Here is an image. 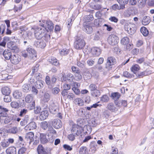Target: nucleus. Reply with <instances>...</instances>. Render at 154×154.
Listing matches in <instances>:
<instances>
[{"instance_id":"1a4fd4ad","label":"nucleus","mask_w":154,"mask_h":154,"mask_svg":"<svg viewBox=\"0 0 154 154\" xmlns=\"http://www.w3.org/2000/svg\"><path fill=\"white\" fill-rule=\"evenodd\" d=\"M43 23L45 24L44 29L48 32L49 31L52 30L54 28L53 24L50 21L42 20Z\"/></svg>"},{"instance_id":"f704fd0d","label":"nucleus","mask_w":154,"mask_h":154,"mask_svg":"<svg viewBox=\"0 0 154 154\" xmlns=\"http://www.w3.org/2000/svg\"><path fill=\"white\" fill-rule=\"evenodd\" d=\"M129 40V38L127 37L123 38L121 40V43L122 44L124 45H128Z\"/></svg>"},{"instance_id":"7c9ffc66","label":"nucleus","mask_w":154,"mask_h":154,"mask_svg":"<svg viewBox=\"0 0 154 154\" xmlns=\"http://www.w3.org/2000/svg\"><path fill=\"white\" fill-rule=\"evenodd\" d=\"M50 96L48 92H46L44 95L42 100L45 102H47L50 99Z\"/></svg>"},{"instance_id":"20e7f679","label":"nucleus","mask_w":154,"mask_h":154,"mask_svg":"<svg viewBox=\"0 0 154 154\" xmlns=\"http://www.w3.org/2000/svg\"><path fill=\"white\" fill-rule=\"evenodd\" d=\"M85 45V43L83 39L80 37H76L74 44V47L76 49H81Z\"/></svg>"},{"instance_id":"dca6fc26","label":"nucleus","mask_w":154,"mask_h":154,"mask_svg":"<svg viewBox=\"0 0 154 154\" xmlns=\"http://www.w3.org/2000/svg\"><path fill=\"white\" fill-rule=\"evenodd\" d=\"M7 154H16V149L14 146L8 148L6 150Z\"/></svg>"},{"instance_id":"4468645a","label":"nucleus","mask_w":154,"mask_h":154,"mask_svg":"<svg viewBox=\"0 0 154 154\" xmlns=\"http://www.w3.org/2000/svg\"><path fill=\"white\" fill-rule=\"evenodd\" d=\"M37 128L36 124L35 122H32L27 125L25 128L26 130H33Z\"/></svg>"},{"instance_id":"a211bd4d","label":"nucleus","mask_w":154,"mask_h":154,"mask_svg":"<svg viewBox=\"0 0 154 154\" xmlns=\"http://www.w3.org/2000/svg\"><path fill=\"white\" fill-rule=\"evenodd\" d=\"M2 92L4 95H9L11 92V90L9 88L5 86L2 88Z\"/></svg>"},{"instance_id":"a18cd8bd","label":"nucleus","mask_w":154,"mask_h":154,"mask_svg":"<svg viewBox=\"0 0 154 154\" xmlns=\"http://www.w3.org/2000/svg\"><path fill=\"white\" fill-rule=\"evenodd\" d=\"M147 75V74L146 71L138 72L136 74L137 77H139V78L143 77V76H146Z\"/></svg>"},{"instance_id":"58836bf2","label":"nucleus","mask_w":154,"mask_h":154,"mask_svg":"<svg viewBox=\"0 0 154 154\" xmlns=\"http://www.w3.org/2000/svg\"><path fill=\"white\" fill-rule=\"evenodd\" d=\"M41 128L44 130L46 129L48 127V124L46 121L42 122L40 124Z\"/></svg>"},{"instance_id":"0eeeda50","label":"nucleus","mask_w":154,"mask_h":154,"mask_svg":"<svg viewBox=\"0 0 154 154\" xmlns=\"http://www.w3.org/2000/svg\"><path fill=\"white\" fill-rule=\"evenodd\" d=\"M14 141L13 138H8L4 139L0 143L1 146L4 148H6L10 145V144L13 143Z\"/></svg>"},{"instance_id":"aec40b11","label":"nucleus","mask_w":154,"mask_h":154,"mask_svg":"<svg viewBox=\"0 0 154 154\" xmlns=\"http://www.w3.org/2000/svg\"><path fill=\"white\" fill-rule=\"evenodd\" d=\"M7 46L9 48L12 50L17 51L18 50L17 47L15 44H14L13 42H9L7 44Z\"/></svg>"},{"instance_id":"f03ea898","label":"nucleus","mask_w":154,"mask_h":154,"mask_svg":"<svg viewBox=\"0 0 154 154\" xmlns=\"http://www.w3.org/2000/svg\"><path fill=\"white\" fill-rule=\"evenodd\" d=\"M26 51H27V53H26L25 51H22V54L23 56L25 57H28L31 59H36V52L32 47L28 46L26 48Z\"/></svg>"},{"instance_id":"ddd939ff","label":"nucleus","mask_w":154,"mask_h":154,"mask_svg":"<svg viewBox=\"0 0 154 154\" xmlns=\"http://www.w3.org/2000/svg\"><path fill=\"white\" fill-rule=\"evenodd\" d=\"M21 60L20 57L17 54L12 56L11 58V62L14 64H17Z\"/></svg>"},{"instance_id":"4d7b16f0","label":"nucleus","mask_w":154,"mask_h":154,"mask_svg":"<svg viewBox=\"0 0 154 154\" xmlns=\"http://www.w3.org/2000/svg\"><path fill=\"white\" fill-rule=\"evenodd\" d=\"M12 120V117L11 116L6 117L4 120V122L5 124H8Z\"/></svg>"},{"instance_id":"9d476101","label":"nucleus","mask_w":154,"mask_h":154,"mask_svg":"<svg viewBox=\"0 0 154 154\" xmlns=\"http://www.w3.org/2000/svg\"><path fill=\"white\" fill-rule=\"evenodd\" d=\"M34 134L33 132H30L27 133L25 137V140L27 143L30 144L33 140Z\"/></svg>"},{"instance_id":"7ed1b4c3","label":"nucleus","mask_w":154,"mask_h":154,"mask_svg":"<svg viewBox=\"0 0 154 154\" xmlns=\"http://www.w3.org/2000/svg\"><path fill=\"white\" fill-rule=\"evenodd\" d=\"M125 29L129 34L132 35L135 32L136 28L135 24L131 23H126L124 26Z\"/></svg>"},{"instance_id":"49530a36","label":"nucleus","mask_w":154,"mask_h":154,"mask_svg":"<svg viewBox=\"0 0 154 154\" xmlns=\"http://www.w3.org/2000/svg\"><path fill=\"white\" fill-rule=\"evenodd\" d=\"M109 97L108 96L106 95H103L101 98L100 100L103 102H106L109 101Z\"/></svg>"},{"instance_id":"69168bd1","label":"nucleus","mask_w":154,"mask_h":154,"mask_svg":"<svg viewBox=\"0 0 154 154\" xmlns=\"http://www.w3.org/2000/svg\"><path fill=\"white\" fill-rule=\"evenodd\" d=\"M112 96L116 99H118L120 97L119 93L118 92L114 93L112 94Z\"/></svg>"},{"instance_id":"13d9d810","label":"nucleus","mask_w":154,"mask_h":154,"mask_svg":"<svg viewBox=\"0 0 154 154\" xmlns=\"http://www.w3.org/2000/svg\"><path fill=\"white\" fill-rule=\"evenodd\" d=\"M27 112V110L26 109H22L20 111L19 116L20 117H22L25 115Z\"/></svg>"},{"instance_id":"f8f14e48","label":"nucleus","mask_w":154,"mask_h":154,"mask_svg":"<svg viewBox=\"0 0 154 154\" xmlns=\"http://www.w3.org/2000/svg\"><path fill=\"white\" fill-rule=\"evenodd\" d=\"M34 45L37 47L43 48L46 46L45 42L42 39H38L35 41Z\"/></svg>"},{"instance_id":"4c0bfd02","label":"nucleus","mask_w":154,"mask_h":154,"mask_svg":"<svg viewBox=\"0 0 154 154\" xmlns=\"http://www.w3.org/2000/svg\"><path fill=\"white\" fill-rule=\"evenodd\" d=\"M140 69V67L137 64H135L133 65L131 68V71L133 72L134 74H136V73L135 72V71H138Z\"/></svg>"},{"instance_id":"2f4dec72","label":"nucleus","mask_w":154,"mask_h":154,"mask_svg":"<svg viewBox=\"0 0 154 154\" xmlns=\"http://www.w3.org/2000/svg\"><path fill=\"white\" fill-rule=\"evenodd\" d=\"M116 102V105L119 107H120L122 106L126 107L127 105V102L125 100H121L119 101V103H118L117 104Z\"/></svg>"},{"instance_id":"5701e85b","label":"nucleus","mask_w":154,"mask_h":154,"mask_svg":"<svg viewBox=\"0 0 154 154\" xmlns=\"http://www.w3.org/2000/svg\"><path fill=\"white\" fill-rule=\"evenodd\" d=\"M13 95L14 98L18 99L22 96V93L19 90H16L13 92Z\"/></svg>"},{"instance_id":"c03bdc74","label":"nucleus","mask_w":154,"mask_h":154,"mask_svg":"<svg viewBox=\"0 0 154 154\" xmlns=\"http://www.w3.org/2000/svg\"><path fill=\"white\" fill-rule=\"evenodd\" d=\"M4 100L6 103L10 102L11 101V97L9 95H5L4 98Z\"/></svg>"},{"instance_id":"774afa93","label":"nucleus","mask_w":154,"mask_h":154,"mask_svg":"<svg viewBox=\"0 0 154 154\" xmlns=\"http://www.w3.org/2000/svg\"><path fill=\"white\" fill-rule=\"evenodd\" d=\"M41 110V108L40 107L36 106L35 107H34V113L35 114H38L39 113Z\"/></svg>"},{"instance_id":"338daca9","label":"nucleus","mask_w":154,"mask_h":154,"mask_svg":"<svg viewBox=\"0 0 154 154\" xmlns=\"http://www.w3.org/2000/svg\"><path fill=\"white\" fill-rule=\"evenodd\" d=\"M36 81L33 78H31L29 80V84L31 85L32 86H34L35 85V84L36 82Z\"/></svg>"},{"instance_id":"39448f33","label":"nucleus","mask_w":154,"mask_h":154,"mask_svg":"<svg viewBox=\"0 0 154 154\" xmlns=\"http://www.w3.org/2000/svg\"><path fill=\"white\" fill-rule=\"evenodd\" d=\"M37 150L38 154H52L51 151L52 148H45L42 145H39L37 148Z\"/></svg>"},{"instance_id":"3c124183","label":"nucleus","mask_w":154,"mask_h":154,"mask_svg":"<svg viewBox=\"0 0 154 154\" xmlns=\"http://www.w3.org/2000/svg\"><path fill=\"white\" fill-rule=\"evenodd\" d=\"M75 75V79L77 81H79L81 80L82 78V75L80 74V72H78Z\"/></svg>"},{"instance_id":"680f3d73","label":"nucleus","mask_w":154,"mask_h":154,"mask_svg":"<svg viewBox=\"0 0 154 154\" xmlns=\"http://www.w3.org/2000/svg\"><path fill=\"white\" fill-rule=\"evenodd\" d=\"M60 91V90L59 88L55 87L53 89L52 93L53 94L56 95Z\"/></svg>"},{"instance_id":"5fc2aeb1","label":"nucleus","mask_w":154,"mask_h":154,"mask_svg":"<svg viewBox=\"0 0 154 154\" xmlns=\"http://www.w3.org/2000/svg\"><path fill=\"white\" fill-rule=\"evenodd\" d=\"M39 66V65L38 64H36L35 66L32 68V72L33 73H35L38 71Z\"/></svg>"},{"instance_id":"393cba45","label":"nucleus","mask_w":154,"mask_h":154,"mask_svg":"<svg viewBox=\"0 0 154 154\" xmlns=\"http://www.w3.org/2000/svg\"><path fill=\"white\" fill-rule=\"evenodd\" d=\"M34 31V29L33 28H32L30 30H29L26 32L27 37H26V39H27L30 40L32 38L33 35V32Z\"/></svg>"},{"instance_id":"a19ab883","label":"nucleus","mask_w":154,"mask_h":154,"mask_svg":"<svg viewBox=\"0 0 154 154\" xmlns=\"http://www.w3.org/2000/svg\"><path fill=\"white\" fill-rule=\"evenodd\" d=\"M11 106L13 108L17 109L19 107L18 103L16 101H12L11 103Z\"/></svg>"},{"instance_id":"412c9836","label":"nucleus","mask_w":154,"mask_h":154,"mask_svg":"<svg viewBox=\"0 0 154 154\" xmlns=\"http://www.w3.org/2000/svg\"><path fill=\"white\" fill-rule=\"evenodd\" d=\"M83 30L85 32L89 34L92 33L93 31L92 27L89 25L84 26Z\"/></svg>"},{"instance_id":"de8ad7c7","label":"nucleus","mask_w":154,"mask_h":154,"mask_svg":"<svg viewBox=\"0 0 154 154\" xmlns=\"http://www.w3.org/2000/svg\"><path fill=\"white\" fill-rule=\"evenodd\" d=\"M89 88L91 91H93L97 89V87L95 84H92L90 85Z\"/></svg>"},{"instance_id":"cd10ccee","label":"nucleus","mask_w":154,"mask_h":154,"mask_svg":"<svg viewBox=\"0 0 154 154\" xmlns=\"http://www.w3.org/2000/svg\"><path fill=\"white\" fill-rule=\"evenodd\" d=\"M150 22V19L149 17L144 16L143 17L142 21V23L144 25H147Z\"/></svg>"},{"instance_id":"37998d69","label":"nucleus","mask_w":154,"mask_h":154,"mask_svg":"<svg viewBox=\"0 0 154 154\" xmlns=\"http://www.w3.org/2000/svg\"><path fill=\"white\" fill-rule=\"evenodd\" d=\"M91 94L93 97H97L100 95V92L99 90L96 89L94 91H92Z\"/></svg>"},{"instance_id":"9b49d317","label":"nucleus","mask_w":154,"mask_h":154,"mask_svg":"<svg viewBox=\"0 0 154 154\" xmlns=\"http://www.w3.org/2000/svg\"><path fill=\"white\" fill-rule=\"evenodd\" d=\"M52 125L56 129H59L62 126L61 121L58 119H54L52 122Z\"/></svg>"},{"instance_id":"8fccbe9b","label":"nucleus","mask_w":154,"mask_h":154,"mask_svg":"<svg viewBox=\"0 0 154 154\" xmlns=\"http://www.w3.org/2000/svg\"><path fill=\"white\" fill-rule=\"evenodd\" d=\"M18 128L16 127H14L10 130V131L12 133L14 134L17 133L18 132Z\"/></svg>"},{"instance_id":"6ab92c4d","label":"nucleus","mask_w":154,"mask_h":154,"mask_svg":"<svg viewBox=\"0 0 154 154\" xmlns=\"http://www.w3.org/2000/svg\"><path fill=\"white\" fill-rule=\"evenodd\" d=\"M48 113L47 110H44L42 111L40 115V118L42 120L46 119L48 117Z\"/></svg>"},{"instance_id":"09e8293b","label":"nucleus","mask_w":154,"mask_h":154,"mask_svg":"<svg viewBox=\"0 0 154 154\" xmlns=\"http://www.w3.org/2000/svg\"><path fill=\"white\" fill-rule=\"evenodd\" d=\"M102 19H99L96 20L94 22V25L97 26H100L101 25V20Z\"/></svg>"},{"instance_id":"473e14b6","label":"nucleus","mask_w":154,"mask_h":154,"mask_svg":"<svg viewBox=\"0 0 154 154\" xmlns=\"http://www.w3.org/2000/svg\"><path fill=\"white\" fill-rule=\"evenodd\" d=\"M140 32L143 35L145 36H147L149 33V32L147 29L145 27H142L140 29Z\"/></svg>"},{"instance_id":"79ce46f5","label":"nucleus","mask_w":154,"mask_h":154,"mask_svg":"<svg viewBox=\"0 0 154 154\" xmlns=\"http://www.w3.org/2000/svg\"><path fill=\"white\" fill-rule=\"evenodd\" d=\"M33 97L32 94H28L25 97V100L26 102L28 103H29L31 102L32 100Z\"/></svg>"},{"instance_id":"b1692460","label":"nucleus","mask_w":154,"mask_h":154,"mask_svg":"<svg viewBox=\"0 0 154 154\" xmlns=\"http://www.w3.org/2000/svg\"><path fill=\"white\" fill-rule=\"evenodd\" d=\"M44 82L40 80L36 81L35 84V87L38 89H40L42 88L43 87Z\"/></svg>"},{"instance_id":"0e129e2a","label":"nucleus","mask_w":154,"mask_h":154,"mask_svg":"<svg viewBox=\"0 0 154 154\" xmlns=\"http://www.w3.org/2000/svg\"><path fill=\"white\" fill-rule=\"evenodd\" d=\"M22 8V4H21L19 5V7L15 6L14 10L15 12L18 11H20Z\"/></svg>"},{"instance_id":"864d4df0","label":"nucleus","mask_w":154,"mask_h":154,"mask_svg":"<svg viewBox=\"0 0 154 154\" xmlns=\"http://www.w3.org/2000/svg\"><path fill=\"white\" fill-rule=\"evenodd\" d=\"M67 97V99L69 100H72L75 98V95L73 93H69L68 94Z\"/></svg>"},{"instance_id":"4be33fe9","label":"nucleus","mask_w":154,"mask_h":154,"mask_svg":"<svg viewBox=\"0 0 154 154\" xmlns=\"http://www.w3.org/2000/svg\"><path fill=\"white\" fill-rule=\"evenodd\" d=\"M133 14V10L131 8H129L127 10L125 11L124 15L126 17H129L131 15Z\"/></svg>"},{"instance_id":"e433bc0d","label":"nucleus","mask_w":154,"mask_h":154,"mask_svg":"<svg viewBox=\"0 0 154 154\" xmlns=\"http://www.w3.org/2000/svg\"><path fill=\"white\" fill-rule=\"evenodd\" d=\"M107 108L112 111H114L117 109H116L114 106V104L111 103H109L108 105Z\"/></svg>"},{"instance_id":"f3484780","label":"nucleus","mask_w":154,"mask_h":154,"mask_svg":"<svg viewBox=\"0 0 154 154\" xmlns=\"http://www.w3.org/2000/svg\"><path fill=\"white\" fill-rule=\"evenodd\" d=\"M3 55L4 58L7 60H9L11 58V51L8 50H5L3 53Z\"/></svg>"},{"instance_id":"bf43d9fd","label":"nucleus","mask_w":154,"mask_h":154,"mask_svg":"<svg viewBox=\"0 0 154 154\" xmlns=\"http://www.w3.org/2000/svg\"><path fill=\"white\" fill-rule=\"evenodd\" d=\"M123 75L125 77L128 78H131L133 77V75H132L131 74L127 71L124 72Z\"/></svg>"},{"instance_id":"a878e982","label":"nucleus","mask_w":154,"mask_h":154,"mask_svg":"<svg viewBox=\"0 0 154 154\" xmlns=\"http://www.w3.org/2000/svg\"><path fill=\"white\" fill-rule=\"evenodd\" d=\"M74 103L79 106H81L83 105L84 101L82 100L80 98H77L75 99Z\"/></svg>"},{"instance_id":"72a5a7b5","label":"nucleus","mask_w":154,"mask_h":154,"mask_svg":"<svg viewBox=\"0 0 154 154\" xmlns=\"http://www.w3.org/2000/svg\"><path fill=\"white\" fill-rule=\"evenodd\" d=\"M71 132L72 134H75L78 136L79 134V129L77 128V126H73L71 130Z\"/></svg>"},{"instance_id":"e2e57ef3","label":"nucleus","mask_w":154,"mask_h":154,"mask_svg":"<svg viewBox=\"0 0 154 154\" xmlns=\"http://www.w3.org/2000/svg\"><path fill=\"white\" fill-rule=\"evenodd\" d=\"M68 53V50L67 49H63L60 51V53L61 55H62L67 54Z\"/></svg>"},{"instance_id":"6e6552de","label":"nucleus","mask_w":154,"mask_h":154,"mask_svg":"<svg viewBox=\"0 0 154 154\" xmlns=\"http://www.w3.org/2000/svg\"><path fill=\"white\" fill-rule=\"evenodd\" d=\"M116 63V60L114 57L111 56L109 57L107 59L106 67L108 69L111 68L112 66Z\"/></svg>"},{"instance_id":"c85d7f7f","label":"nucleus","mask_w":154,"mask_h":154,"mask_svg":"<svg viewBox=\"0 0 154 154\" xmlns=\"http://www.w3.org/2000/svg\"><path fill=\"white\" fill-rule=\"evenodd\" d=\"M49 60L51 63L55 66H57L59 64L57 60L54 57H51Z\"/></svg>"},{"instance_id":"603ef678","label":"nucleus","mask_w":154,"mask_h":154,"mask_svg":"<svg viewBox=\"0 0 154 154\" xmlns=\"http://www.w3.org/2000/svg\"><path fill=\"white\" fill-rule=\"evenodd\" d=\"M86 149V147L82 146L79 148V152L80 154H83Z\"/></svg>"},{"instance_id":"2eb2a0df","label":"nucleus","mask_w":154,"mask_h":154,"mask_svg":"<svg viewBox=\"0 0 154 154\" xmlns=\"http://www.w3.org/2000/svg\"><path fill=\"white\" fill-rule=\"evenodd\" d=\"M91 52L94 56H98L100 54L101 51L98 48L93 47L91 49Z\"/></svg>"},{"instance_id":"bb28decb","label":"nucleus","mask_w":154,"mask_h":154,"mask_svg":"<svg viewBox=\"0 0 154 154\" xmlns=\"http://www.w3.org/2000/svg\"><path fill=\"white\" fill-rule=\"evenodd\" d=\"M40 140L42 143H45L48 141V139L45 135L42 134H40Z\"/></svg>"},{"instance_id":"423d86ee","label":"nucleus","mask_w":154,"mask_h":154,"mask_svg":"<svg viewBox=\"0 0 154 154\" xmlns=\"http://www.w3.org/2000/svg\"><path fill=\"white\" fill-rule=\"evenodd\" d=\"M119 38L114 35H109L108 39V43L112 45H115L117 44L119 42Z\"/></svg>"},{"instance_id":"052dcab7","label":"nucleus","mask_w":154,"mask_h":154,"mask_svg":"<svg viewBox=\"0 0 154 154\" xmlns=\"http://www.w3.org/2000/svg\"><path fill=\"white\" fill-rule=\"evenodd\" d=\"M26 151V149L25 147L21 148L19 150L18 154H24Z\"/></svg>"},{"instance_id":"c9c22d12","label":"nucleus","mask_w":154,"mask_h":154,"mask_svg":"<svg viewBox=\"0 0 154 154\" xmlns=\"http://www.w3.org/2000/svg\"><path fill=\"white\" fill-rule=\"evenodd\" d=\"M129 0H118V2L119 4L122 6V8H125V4L127 3Z\"/></svg>"},{"instance_id":"ea45409f","label":"nucleus","mask_w":154,"mask_h":154,"mask_svg":"<svg viewBox=\"0 0 154 154\" xmlns=\"http://www.w3.org/2000/svg\"><path fill=\"white\" fill-rule=\"evenodd\" d=\"M23 90L25 92H27L31 90V87L27 84H24L22 86Z\"/></svg>"},{"instance_id":"6e6d98bb","label":"nucleus","mask_w":154,"mask_h":154,"mask_svg":"<svg viewBox=\"0 0 154 154\" xmlns=\"http://www.w3.org/2000/svg\"><path fill=\"white\" fill-rule=\"evenodd\" d=\"M112 8L114 10H116V9H123V8H122V6L119 4V5H118L115 4L112 6Z\"/></svg>"},{"instance_id":"c756f323","label":"nucleus","mask_w":154,"mask_h":154,"mask_svg":"<svg viewBox=\"0 0 154 154\" xmlns=\"http://www.w3.org/2000/svg\"><path fill=\"white\" fill-rule=\"evenodd\" d=\"M57 109V107L54 104H53L50 105L49 109L50 112L53 113H55Z\"/></svg>"},{"instance_id":"f257e3e1","label":"nucleus","mask_w":154,"mask_h":154,"mask_svg":"<svg viewBox=\"0 0 154 154\" xmlns=\"http://www.w3.org/2000/svg\"><path fill=\"white\" fill-rule=\"evenodd\" d=\"M35 36L38 40L43 38L46 40L50 36L47 34L46 31L44 29L38 27L36 28L34 31Z\"/></svg>"}]
</instances>
